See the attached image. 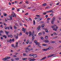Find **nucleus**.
<instances>
[{
  "label": "nucleus",
  "mask_w": 61,
  "mask_h": 61,
  "mask_svg": "<svg viewBox=\"0 0 61 61\" xmlns=\"http://www.w3.org/2000/svg\"><path fill=\"white\" fill-rule=\"evenodd\" d=\"M4 16H6L7 15V14H4Z\"/></svg>",
  "instance_id": "40"
},
{
  "label": "nucleus",
  "mask_w": 61,
  "mask_h": 61,
  "mask_svg": "<svg viewBox=\"0 0 61 61\" xmlns=\"http://www.w3.org/2000/svg\"><path fill=\"white\" fill-rule=\"evenodd\" d=\"M21 35H22V33L21 32H20V36H21Z\"/></svg>",
  "instance_id": "53"
},
{
  "label": "nucleus",
  "mask_w": 61,
  "mask_h": 61,
  "mask_svg": "<svg viewBox=\"0 0 61 61\" xmlns=\"http://www.w3.org/2000/svg\"><path fill=\"white\" fill-rule=\"evenodd\" d=\"M41 39L42 40H44V38H43V37H41Z\"/></svg>",
  "instance_id": "46"
},
{
  "label": "nucleus",
  "mask_w": 61,
  "mask_h": 61,
  "mask_svg": "<svg viewBox=\"0 0 61 61\" xmlns=\"http://www.w3.org/2000/svg\"><path fill=\"white\" fill-rule=\"evenodd\" d=\"M29 34H31V31H29Z\"/></svg>",
  "instance_id": "52"
},
{
  "label": "nucleus",
  "mask_w": 61,
  "mask_h": 61,
  "mask_svg": "<svg viewBox=\"0 0 61 61\" xmlns=\"http://www.w3.org/2000/svg\"><path fill=\"white\" fill-rule=\"evenodd\" d=\"M34 43H35L36 45H38L39 44H40V43L36 41H35Z\"/></svg>",
  "instance_id": "2"
},
{
  "label": "nucleus",
  "mask_w": 61,
  "mask_h": 61,
  "mask_svg": "<svg viewBox=\"0 0 61 61\" xmlns=\"http://www.w3.org/2000/svg\"><path fill=\"white\" fill-rule=\"evenodd\" d=\"M26 21H27L28 22H29V20L28 19H26Z\"/></svg>",
  "instance_id": "25"
},
{
  "label": "nucleus",
  "mask_w": 61,
  "mask_h": 61,
  "mask_svg": "<svg viewBox=\"0 0 61 61\" xmlns=\"http://www.w3.org/2000/svg\"><path fill=\"white\" fill-rule=\"evenodd\" d=\"M42 33L40 32L39 33V36H40L42 35Z\"/></svg>",
  "instance_id": "15"
},
{
  "label": "nucleus",
  "mask_w": 61,
  "mask_h": 61,
  "mask_svg": "<svg viewBox=\"0 0 61 61\" xmlns=\"http://www.w3.org/2000/svg\"><path fill=\"white\" fill-rule=\"evenodd\" d=\"M29 44H32V42H29Z\"/></svg>",
  "instance_id": "64"
},
{
  "label": "nucleus",
  "mask_w": 61,
  "mask_h": 61,
  "mask_svg": "<svg viewBox=\"0 0 61 61\" xmlns=\"http://www.w3.org/2000/svg\"><path fill=\"white\" fill-rule=\"evenodd\" d=\"M29 48L28 47H27L26 48V50H29Z\"/></svg>",
  "instance_id": "49"
},
{
  "label": "nucleus",
  "mask_w": 61,
  "mask_h": 61,
  "mask_svg": "<svg viewBox=\"0 0 61 61\" xmlns=\"http://www.w3.org/2000/svg\"><path fill=\"white\" fill-rule=\"evenodd\" d=\"M42 51H46V49H42Z\"/></svg>",
  "instance_id": "14"
},
{
  "label": "nucleus",
  "mask_w": 61,
  "mask_h": 61,
  "mask_svg": "<svg viewBox=\"0 0 61 61\" xmlns=\"http://www.w3.org/2000/svg\"><path fill=\"white\" fill-rule=\"evenodd\" d=\"M13 15H14V16H15V17H16V15H15V14H13Z\"/></svg>",
  "instance_id": "60"
},
{
  "label": "nucleus",
  "mask_w": 61,
  "mask_h": 61,
  "mask_svg": "<svg viewBox=\"0 0 61 61\" xmlns=\"http://www.w3.org/2000/svg\"><path fill=\"white\" fill-rule=\"evenodd\" d=\"M42 46H48V45H47V44H43L42 45Z\"/></svg>",
  "instance_id": "11"
},
{
  "label": "nucleus",
  "mask_w": 61,
  "mask_h": 61,
  "mask_svg": "<svg viewBox=\"0 0 61 61\" xmlns=\"http://www.w3.org/2000/svg\"><path fill=\"white\" fill-rule=\"evenodd\" d=\"M42 19L41 18H38L37 20H38V21H40Z\"/></svg>",
  "instance_id": "8"
},
{
  "label": "nucleus",
  "mask_w": 61,
  "mask_h": 61,
  "mask_svg": "<svg viewBox=\"0 0 61 61\" xmlns=\"http://www.w3.org/2000/svg\"><path fill=\"white\" fill-rule=\"evenodd\" d=\"M10 37H13V36H12V35H10Z\"/></svg>",
  "instance_id": "47"
},
{
  "label": "nucleus",
  "mask_w": 61,
  "mask_h": 61,
  "mask_svg": "<svg viewBox=\"0 0 61 61\" xmlns=\"http://www.w3.org/2000/svg\"><path fill=\"white\" fill-rule=\"evenodd\" d=\"M10 28L11 29H13V28H12V27L11 26H10Z\"/></svg>",
  "instance_id": "30"
},
{
  "label": "nucleus",
  "mask_w": 61,
  "mask_h": 61,
  "mask_svg": "<svg viewBox=\"0 0 61 61\" xmlns=\"http://www.w3.org/2000/svg\"><path fill=\"white\" fill-rule=\"evenodd\" d=\"M7 29H8V30H9L10 28H9V27H7Z\"/></svg>",
  "instance_id": "62"
},
{
  "label": "nucleus",
  "mask_w": 61,
  "mask_h": 61,
  "mask_svg": "<svg viewBox=\"0 0 61 61\" xmlns=\"http://www.w3.org/2000/svg\"><path fill=\"white\" fill-rule=\"evenodd\" d=\"M13 57H16V56L15 55H13Z\"/></svg>",
  "instance_id": "55"
},
{
  "label": "nucleus",
  "mask_w": 61,
  "mask_h": 61,
  "mask_svg": "<svg viewBox=\"0 0 61 61\" xmlns=\"http://www.w3.org/2000/svg\"><path fill=\"white\" fill-rule=\"evenodd\" d=\"M46 3H45L43 4V5H44V6H46Z\"/></svg>",
  "instance_id": "34"
},
{
  "label": "nucleus",
  "mask_w": 61,
  "mask_h": 61,
  "mask_svg": "<svg viewBox=\"0 0 61 61\" xmlns=\"http://www.w3.org/2000/svg\"><path fill=\"white\" fill-rule=\"evenodd\" d=\"M0 33H1V34H3L4 33V32H3V31L2 30H1L0 31Z\"/></svg>",
  "instance_id": "17"
},
{
  "label": "nucleus",
  "mask_w": 61,
  "mask_h": 61,
  "mask_svg": "<svg viewBox=\"0 0 61 61\" xmlns=\"http://www.w3.org/2000/svg\"><path fill=\"white\" fill-rule=\"evenodd\" d=\"M27 59V58H24L22 59V60H23V61H24V60H26V59Z\"/></svg>",
  "instance_id": "13"
},
{
  "label": "nucleus",
  "mask_w": 61,
  "mask_h": 61,
  "mask_svg": "<svg viewBox=\"0 0 61 61\" xmlns=\"http://www.w3.org/2000/svg\"><path fill=\"white\" fill-rule=\"evenodd\" d=\"M35 36H34L32 38V40H33L34 39H35Z\"/></svg>",
  "instance_id": "21"
},
{
  "label": "nucleus",
  "mask_w": 61,
  "mask_h": 61,
  "mask_svg": "<svg viewBox=\"0 0 61 61\" xmlns=\"http://www.w3.org/2000/svg\"><path fill=\"white\" fill-rule=\"evenodd\" d=\"M45 39H48V36H46L45 37Z\"/></svg>",
  "instance_id": "20"
},
{
  "label": "nucleus",
  "mask_w": 61,
  "mask_h": 61,
  "mask_svg": "<svg viewBox=\"0 0 61 61\" xmlns=\"http://www.w3.org/2000/svg\"><path fill=\"white\" fill-rule=\"evenodd\" d=\"M14 27L15 29H16V27L15 26H14Z\"/></svg>",
  "instance_id": "32"
},
{
  "label": "nucleus",
  "mask_w": 61,
  "mask_h": 61,
  "mask_svg": "<svg viewBox=\"0 0 61 61\" xmlns=\"http://www.w3.org/2000/svg\"><path fill=\"white\" fill-rule=\"evenodd\" d=\"M11 60L12 61H14V59H11Z\"/></svg>",
  "instance_id": "56"
},
{
  "label": "nucleus",
  "mask_w": 61,
  "mask_h": 61,
  "mask_svg": "<svg viewBox=\"0 0 61 61\" xmlns=\"http://www.w3.org/2000/svg\"><path fill=\"white\" fill-rule=\"evenodd\" d=\"M48 16L47 15H46V16H45V17L46 18H47V17H48Z\"/></svg>",
  "instance_id": "43"
},
{
  "label": "nucleus",
  "mask_w": 61,
  "mask_h": 61,
  "mask_svg": "<svg viewBox=\"0 0 61 61\" xmlns=\"http://www.w3.org/2000/svg\"><path fill=\"white\" fill-rule=\"evenodd\" d=\"M54 54H52L51 55H50L47 57V58H49V57H52V56H54Z\"/></svg>",
  "instance_id": "5"
},
{
  "label": "nucleus",
  "mask_w": 61,
  "mask_h": 61,
  "mask_svg": "<svg viewBox=\"0 0 61 61\" xmlns=\"http://www.w3.org/2000/svg\"><path fill=\"white\" fill-rule=\"evenodd\" d=\"M3 60H4V61H5V60H7V58H5L3 59Z\"/></svg>",
  "instance_id": "29"
},
{
  "label": "nucleus",
  "mask_w": 61,
  "mask_h": 61,
  "mask_svg": "<svg viewBox=\"0 0 61 61\" xmlns=\"http://www.w3.org/2000/svg\"><path fill=\"white\" fill-rule=\"evenodd\" d=\"M55 19H56V17H54L52 18V20L55 21Z\"/></svg>",
  "instance_id": "12"
},
{
  "label": "nucleus",
  "mask_w": 61,
  "mask_h": 61,
  "mask_svg": "<svg viewBox=\"0 0 61 61\" xmlns=\"http://www.w3.org/2000/svg\"><path fill=\"white\" fill-rule=\"evenodd\" d=\"M52 24H53L54 23V21L52 20L51 22Z\"/></svg>",
  "instance_id": "22"
},
{
  "label": "nucleus",
  "mask_w": 61,
  "mask_h": 61,
  "mask_svg": "<svg viewBox=\"0 0 61 61\" xmlns=\"http://www.w3.org/2000/svg\"><path fill=\"white\" fill-rule=\"evenodd\" d=\"M43 35H45V32L44 31H43Z\"/></svg>",
  "instance_id": "58"
},
{
  "label": "nucleus",
  "mask_w": 61,
  "mask_h": 61,
  "mask_svg": "<svg viewBox=\"0 0 61 61\" xmlns=\"http://www.w3.org/2000/svg\"><path fill=\"white\" fill-rule=\"evenodd\" d=\"M15 60H19V58H16L15 59Z\"/></svg>",
  "instance_id": "41"
},
{
  "label": "nucleus",
  "mask_w": 61,
  "mask_h": 61,
  "mask_svg": "<svg viewBox=\"0 0 61 61\" xmlns=\"http://www.w3.org/2000/svg\"><path fill=\"white\" fill-rule=\"evenodd\" d=\"M22 31H24V33H25L26 31V29H24V28H23L22 29Z\"/></svg>",
  "instance_id": "4"
},
{
  "label": "nucleus",
  "mask_w": 61,
  "mask_h": 61,
  "mask_svg": "<svg viewBox=\"0 0 61 61\" xmlns=\"http://www.w3.org/2000/svg\"><path fill=\"white\" fill-rule=\"evenodd\" d=\"M25 34H26V35H28L29 34V33H28V32H26L25 33Z\"/></svg>",
  "instance_id": "50"
},
{
  "label": "nucleus",
  "mask_w": 61,
  "mask_h": 61,
  "mask_svg": "<svg viewBox=\"0 0 61 61\" xmlns=\"http://www.w3.org/2000/svg\"><path fill=\"white\" fill-rule=\"evenodd\" d=\"M46 58V57H45L44 58H43L42 59H41L40 60L41 61V60H44V59H45V58Z\"/></svg>",
  "instance_id": "7"
},
{
  "label": "nucleus",
  "mask_w": 61,
  "mask_h": 61,
  "mask_svg": "<svg viewBox=\"0 0 61 61\" xmlns=\"http://www.w3.org/2000/svg\"><path fill=\"white\" fill-rule=\"evenodd\" d=\"M28 60H29V61H34L35 60L34 59H32L31 58H29L28 59Z\"/></svg>",
  "instance_id": "1"
},
{
  "label": "nucleus",
  "mask_w": 61,
  "mask_h": 61,
  "mask_svg": "<svg viewBox=\"0 0 61 61\" xmlns=\"http://www.w3.org/2000/svg\"><path fill=\"white\" fill-rule=\"evenodd\" d=\"M20 9H18L17 10V11H20Z\"/></svg>",
  "instance_id": "61"
},
{
  "label": "nucleus",
  "mask_w": 61,
  "mask_h": 61,
  "mask_svg": "<svg viewBox=\"0 0 61 61\" xmlns=\"http://www.w3.org/2000/svg\"><path fill=\"white\" fill-rule=\"evenodd\" d=\"M12 42H14L15 41V40L14 39H13L12 40Z\"/></svg>",
  "instance_id": "44"
},
{
  "label": "nucleus",
  "mask_w": 61,
  "mask_h": 61,
  "mask_svg": "<svg viewBox=\"0 0 61 61\" xmlns=\"http://www.w3.org/2000/svg\"><path fill=\"white\" fill-rule=\"evenodd\" d=\"M51 20V18H48L47 19V21H48L49 20Z\"/></svg>",
  "instance_id": "23"
},
{
  "label": "nucleus",
  "mask_w": 61,
  "mask_h": 61,
  "mask_svg": "<svg viewBox=\"0 0 61 61\" xmlns=\"http://www.w3.org/2000/svg\"><path fill=\"white\" fill-rule=\"evenodd\" d=\"M28 13H27L25 14V15H28Z\"/></svg>",
  "instance_id": "38"
},
{
  "label": "nucleus",
  "mask_w": 61,
  "mask_h": 61,
  "mask_svg": "<svg viewBox=\"0 0 61 61\" xmlns=\"http://www.w3.org/2000/svg\"><path fill=\"white\" fill-rule=\"evenodd\" d=\"M36 16H37V17H40L41 16V15H36Z\"/></svg>",
  "instance_id": "19"
},
{
  "label": "nucleus",
  "mask_w": 61,
  "mask_h": 61,
  "mask_svg": "<svg viewBox=\"0 0 61 61\" xmlns=\"http://www.w3.org/2000/svg\"><path fill=\"white\" fill-rule=\"evenodd\" d=\"M29 41H27L26 42V44H28V43H29Z\"/></svg>",
  "instance_id": "27"
},
{
  "label": "nucleus",
  "mask_w": 61,
  "mask_h": 61,
  "mask_svg": "<svg viewBox=\"0 0 61 61\" xmlns=\"http://www.w3.org/2000/svg\"><path fill=\"white\" fill-rule=\"evenodd\" d=\"M50 11L45 12V13H50Z\"/></svg>",
  "instance_id": "42"
},
{
  "label": "nucleus",
  "mask_w": 61,
  "mask_h": 61,
  "mask_svg": "<svg viewBox=\"0 0 61 61\" xmlns=\"http://www.w3.org/2000/svg\"><path fill=\"white\" fill-rule=\"evenodd\" d=\"M9 42H10V43H11V42H12V39H10Z\"/></svg>",
  "instance_id": "33"
},
{
  "label": "nucleus",
  "mask_w": 61,
  "mask_h": 61,
  "mask_svg": "<svg viewBox=\"0 0 61 61\" xmlns=\"http://www.w3.org/2000/svg\"><path fill=\"white\" fill-rule=\"evenodd\" d=\"M24 26H25V27H27V26L25 24H24Z\"/></svg>",
  "instance_id": "35"
},
{
  "label": "nucleus",
  "mask_w": 61,
  "mask_h": 61,
  "mask_svg": "<svg viewBox=\"0 0 61 61\" xmlns=\"http://www.w3.org/2000/svg\"><path fill=\"white\" fill-rule=\"evenodd\" d=\"M36 23L35 22V20H33V25H35Z\"/></svg>",
  "instance_id": "24"
},
{
  "label": "nucleus",
  "mask_w": 61,
  "mask_h": 61,
  "mask_svg": "<svg viewBox=\"0 0 61 61\" xmlns=\"http://www.w3.org/2000/svg\"><path fill=\"white\" fill-rule=\"evenodd\" d=\"M51 49H52V47H51V48H47L46 49V50L47 51V50H50Z\"/></svg>",
  "instance_id": "9"
},
{
  "label": "nucleus",
  "mask_w": 61,
  "mask_h": 61,
  "mask_svg": "<svg viewBox=\"0 0 61 61\" xmlns=\"http://www.w3.org/2000/svg\"><path fill=\"white\" fill-rule=\"evenodd\" d=\"M12 17H10V19H9V20H12Z\"/></svg>",
  "instance_id": "26"
},
{
  "label": "nucleus",
  "mask_w": 61,
  "mask_h": 61,
  "mask_svg": "<svg viewBox=\"0 0 61 61\" xmlns=\"http://www.w3.org/2000/svg\"><path fill=\"white\" fill-rule=\"evenodd\" d=\"M7 27L6 26L5 27V29H7Z\"/></svg>",
  "instance_id": "45"
},
{
  "label": "nucleus",
  "mask_w": 61,
  "mask_h": 61,
  "mask_svg": "<svg viewBox=\"0 0 61 61\" xmlns=\"http://www.w3.org/2000/svg\"><path fill=\"white\" fill-rule=\"evenodd\" d=\"M18 43L17 42L16 43V45H18Z\"/></svg>",
  "instance_id": "54"
},
{
  "label": "nucleus",
  "mask_w": 61,
  "mask_h": 61,
  "mask_svg": "<svg viewBox=\"0 0 61 61\" xmlns=\"http://www.w3.org/2000/svg\"><path fill=\"white\" fill-rule=\"evenodd\" d=\"M23 55L24 56H26V54H23Z\"/></svg>",
  "instance_id": "63"
},
{
  "label": "nucleus",
  "mask_w": 61,
  "mask_h": 61,
  "mask_svg": "<svg viewBox=\"0 0 61 61\" xmlns=\"http://www.w3.org/2000/svg\"><path fill=\"white\" fill-rule=\"evenodd\" d=\"M12 10H15V8H12Z\"/></svg>",
  "instance_id": "51"
},
{
  "label": "nucleus",
  "mask_w": 61,
  "mask_h": 61,
  "mask_svg": "<svg viewBox=\"0 0 61 61\" xmlns=\"http://www.w3.org/2000/svg\"><path fill=\"white\" fill-rule=\"evenodd\" d=\"M0 27L1 28H3V25H1L0 26Z\"/></svg>",
  "instance_id": "39"
},
{
  "label": "nucleus",
  "mask_w": 61,
  "mask_h": 61,
  "mask_svg": "<svg viewBox=\"0 0 61 61\" xmlns=\"http://www.w3.org/2000/svg\"><path fill=\"white\" fill-rule=\"evenodd\" d=\"M59 4V3H57L56 4V5H58Z\"/></svg>",
  "instance_id": "59"
},
{
  "label": "nucleus",
  "mask_w": 61,
  "mask_h": 61,
  "mask_svg": "<svg viewBox=\"0 0 61 61\" xmlns=\"http://www.w3.org/2000/svg\"><path fill=\"white\" fill-rule=\"evenodd\" d=\"M44 26H45V25H44V24H42V28H43V27H44Z\"/></svg>",
  "instance_id": "18"
},
{
  "label": "nucleus",
  "mask_w": 61,
  "mask_h": 61,
  "mask_svg": "<svg viewBox=\"0 0 61 61\" xmlns=\"http://www.w3.org/2000/svg\"><path fill=\"white\" fill-rule=\"evenodd\" d=\"M29 19L30 20V21H32V19L31 18H29Z\"/></svg>",
  "instance_id": "36"
},
{
  "label": "nucleus",
  "mask_w": 61,
  "mask_h": 61,
  "mask_svg": "<svg viewBox=\"0 0 61 61\" xmlns=\"http://www.w3.org/2000/svg\"><path fill=\"white\" fill-rule=\"evenodd\" d=\"M50 12H52V13H54V12H53V10H50Z\"/></svg>",
  "instance_id": "37"
},
{
  "label": "nucleus",
  "mask_w": 61,
  "mask_h": 61,
  "mask_svg": "<svg viewBox=\"0 0 61 61\" xmlns=\"http://www.w3.org/2000/svg\"><path fill=\"white\" fill-rule=\"evenodd\" d=\"M45 42H46V43H49V41L48 40H45L44 41Z\"/></svg>",
  "instance_id": "6"
},
{
  "label": "nucleus",
  "mask_w": 61,
  "mask_h": 61,
  "mask_svg": "<svg viewBox=\"0 0 61 61\" xmlns=\"http://www.w3.org/2000/svg\"><path fill=\"white\" fill-rule=\"evenodd\" d=\"M33 54H29V56H30L31 57V56H33Z\"/></svg>",
  "instance_id": "10"
},
{
  "label": "nucleus",
  "mask_w": 61,
  "mask_h": 61,
  "mask_svg": "<svg viewBox=\"0 0 61 61\" xmlns=\"http://www.w3.org/2000/svg\"><path fill=\"white\" fill-rule=\"evenodd\" d=\"M33 56L34 58H36L37 56V55L36 54H34L33 55Z\"/></svg>",
  "instance_id": "3"
},
{
  "label": "nucleus",
  "mask_w": 61,
  "mask_h": 61,
  "mask_svg": "<svg viewBox=\"0 0 61 61\" xmlns=\"http://www.w3.org/2000/svg\"><path fill=\"white\" fill-rule=\"evenodd\" d=\"M6 58L7 59H7H9V58H10V57H7Z\"/></svg>",
  "instance_id": "28"
},
{
  "label": "nucleus",
  "mask_w": 61,
  "mask_h": 61,
  "mask_svg": "<svg viewBox=\"0 0 61 61\" xmlns=\"http://www.w3.org/2000/svg\"><path fill=\"white\" fill-rule=\"evenodd\" d=\"M40 28H39V27H38L37 28V31H39L40 29Z\"/></svg>",
  "instance_id": "16"
},
{
  "label": "nucleus",
  "mask_w": 61,
  "mask_h": 61,
  "mask_svg": "<svg viewBox=\"0 0 61 61\" xmlns=\"http://www.w3.org/2000/svg\"><path fill=\"white\" fill-rule=\"evenodd\" d=\"M50 16H53V15H54L53 14H50Z\"/></svg>",
  "instance_id": "31"
},
{
  "label": "nucleus",
  "mask_w": 61,
  "mask_h": 61,
  "mask_svg": "<svg viewBox=\"0 0 61 61\" xmlns=\"http://www.w3.org/2000/svg\"><path fill=\"white\" fill-rule=\"evenodd\" d=\"M51 43H55V41H52Z\"/></svg>",
  "instance_id": "57"
},
{
  "label": "nucleus",
  "mask_w": 61,
  "mask_h": 61,
  "mask_svg": "<svg viewBox=\"0 0 61 61\" xmlns=\"http://www.w3.org/2000/svg\"><path fill=\"white\" fill-rule=\"evenodd\" d=\"M45 31L46 32H47V33H48V30H45Z\"/></svg>",
  "instance_id": "48"
}]
</instances>
